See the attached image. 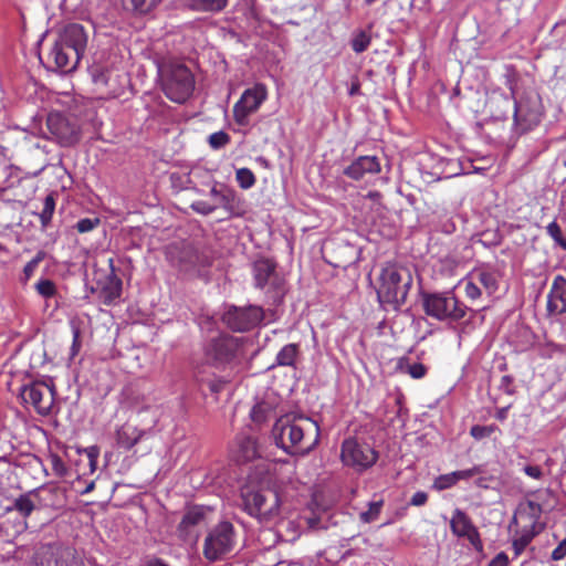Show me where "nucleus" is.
<instances>
[{"label":"nucleus","instance_id":"18","mask_svg":"<svg viewBox=\"0 0 566 566\" xmlns=\"http://www.w3.org/2000/svg\"><path fill=\"white\" fill-rule=\"evenodd\" d=\"M381 166L376 156H359L343 170V174L349 179L359 181L379 174Z\"/></svg>","mask_w":566,"mask_h":566},{"label":"nucleus","instance_id":"22","mask_svg":"<svg viewBox=\"0 0 566 566\" xmlns=\"http://www.w3.org/2000/svg\"><path fill=\"white\" fill-rule=\"evenodd\" d=\"M109 265V274L107 276L106 283L102 287V294L104 297V303L109 305L115 300H117L122 294V280L115 273L114 260H108Z\"/></svg>","mask_w":566,"mask_h":566},{"label":"nucleus","instance_id":"27","mask_svg":"<svg viewBox=\"0 0 566 566\" xmlns=\"http://www.w3.org/2000/svg\"><path fill=\"white\" fill-rule=\"evenodd\" d=\"M19 169L0 153V190L12 188L19 180Z\"/></svg>","mask_w":566,"mask_h":566},{"label":"nucleus","instance_id":"17","mask_svg":"<svg viewBox=\"0 0 566 566\" xmlns=\"http://www.w3.org/2000/svg\"><path fill=\"white\" fill-rule=\"evenodd\" d=\"M49 132L64 146L75 144L80 138V132L75 124L71 123L61 113H51L46 119Z\"/></svg>","mask_w":566,"mask_h":566},{"label":"nucleus","instance_id":"43","mask_svg":"<svg viewBox=\"0 0 566 566\" xmlns=\"http://www.w3.org/2000/svg\"><path fill=\"white\" fill-rule=\"evenodd\" d=\"M458 482L455 480V475L453 474V472H451V473L439 475L433 482V488L437 489L438 491H442V490L450 489L451 486L455 485Z\"/></svg>","mask_w":566,"mask_h":566},{"label":"nucleus","instance_id":"60","mask_svg":"<svg viewBox=\"0 0 566 566\" xmlns=\"http://www.w3.org/2000/svg\"><path fill=\"white\" fill-rule=\"evenodd\" d=\"M143 566H168L164 560L160 558H150L148 559Z\"/></svg>","mask_w":566,"mask_h":566},{"label":"nucleus","instance_id":"10","mask_svg":"<svg viewBox=\"0 0 566 566\" xmlns=\"http://www.w3.org/2000/svg\"><path fill=\"white\" fill-rule=\"evenodd\" d=\"M276 268V263L268 258L258 259L252 264L254 287L263 291L274 302L280 301L285 293L284 277Z\"/></svg>","mask_w":566,"mask_h":566},{"label":"nucleus","instance_id":"55","mask_svg":"<svg viewBox=\"0 0 566 566\" xmlns=\"http://www.w3.org/2000/svg\"><path fill=\"white\" fill-rule=\"evenodd\" d=\"M523 471L527 476L536 480H539L543 476V472L538 465H525Z\"/></svg>","mask_w":566,"mask_h":566},{"label":"nucleus","instance_id":"31","mask_svg":"<svg viewBox=\"0 0 566 566\" xmlns=\"http://www.w3.org/2000/svg\"><path fill=\"white\" fill-rule=\"evenodd\" d=\"M189 6L197 11L201 12H219L223 10L228 0H186Z\"/></svg>","mask_w":566,"mask_h":566},{"label":"nucleus","instance_id":"11","mask_svg":"<svg viewBox=\"0 0 566 566\" xmlns=\"http://www.w3.org/2000/svg\"><path fill=\"white\" fill-rule=\"evenodd\" d=\"M340 459L345 465L363 472L376 463L378 453L370 444L348 438L342 443Z\"/></svg>","mask_w":566,"mask_h":566},{"label":"nucleus","instance_id":"14","mask_svg":"<svg viewBox=\"0 0 566 566\" xmlns=\"http://www.w3.org/2000/svg\"><path fill=\"white\" fill-rule=\"evenodd\" d=\"M22 400L31 405L41 416L51 412L54 405L55 390L53 384L45 381H34L21 389Z\"/></svg>","mask_w":566,"mask_h":566},{"label":"nucleus","instance_id":"16","mask_svg":"<svg viewBox=\"0 0 566 566\" xmlns=\"http://www.w3.org/2000/svg\"><path fill=\"white\" fill-rule=\"evenodd\" d=\"M207 513L206 509L200 505L188 507L177 526L178 537L184 542L197 541L198 528L206 522Z\"/></svg>","mask_w":566,"mask_h":566},{"label":"nucleus","instance_id":"28","mask_svg":"<svg viewBox=\"0 0 566 566\" xmlns=\"http://www.w3.org/2000/svg\"><path fill=\"white\" fill-rule=\"evenodd\" d=\"M450 527L455 536L464 537L475 526L467 513L457 509L452 514Z\"/></svg>","mask_w":566,"mask_h":566},{"label":"nucleus","instance_id":"19","mask_svg":"<svg viewBox=\"0 0 566 566\" xmlns=\"http://www.w3.org/2000/svg\"><path fill=\"white\" fill-rule=\"evenodd\" d=\"M547 311L549 314L566 313V277L556 275L547 295Z\"/></svg>","mask_w":566,"mask_h":566},{"label":"nucleus","instance_id":"32","mask_svg":"<svg viewBox=\"0 0 566 566\" xmlns=\"http://www.w3.org/2000/svg\"><path fill=\"white\" fill-rule=\"evenodd\" d=\"M46 253L43 250L36 254L24 265L20 281L25 284L36 271L39 264L45 259Z\"/></svg>","mask_w":566,"mask_h":566},{"label":"nucleus","instance_id":"61","mask_svg":"<svg viewBox=\"0 0 566 566\" xmlns=\"http://www.w3.org/2000/svg\"><path fill=\"white\" fill-rule=\"evenodd\" d=\"M359 90H360V84H359L358 81H355V82L352 83V86H350V88L348 91V94L350 96L357 95L359 93Z\"/></svg>","mask_w":566,"mask_h":566},{"label":"nucleus","instance_id":"51","mask_svg":"<svg viewBox=\"0 0 566 566\" xmlns=\"http://www.w3.org/2000/svg\"><path fill=\"white\" fill-rule=\"evenodd\" d=\"M464 537L476 551L481 552L483 549V544L476 527L471 528V531Z\"/></svg>","mask_w":566,"mask_h":566},{"label":"nucleus","instance_id":"38","mask_svg":"<svg viewBox=\"0 0 566 566\" xmlns=\"http://www.w3.org/2000/svg\"><path fill=\"white\" fill-rule=\"evenodd\" d=\"M384 502L382 500L374 501L368 504V510L360 513V520L365 523H371L379 516Z\"/></svg>","mask_w":566,"mask_h":566},{"label":"nucleus","instance_id":"54","mask_svg":"<svg viewBox=\"0 0 566 566\" xmlns=\"http://www.w3.org/2000/svg\"><path fill=\"white\" fill-rule=\"evenodd\" d=\"M428 501V494L423 491H417L411 500H410V504L413 505V506H422L427 503Z\"/></svg>","mask_w":566,"mask_h":566},{"label":"nucleus","instance_id":"33","mask_svg":"<svg viewBox=\"0 0 566 566\" xmlns=\"http://www.w3.org/2000/svg\"><path fill=\"white\" fill-rule=\"evenodd\" d=\"M55 210V198L53 193H50L45 197L43 202V209L39 213L40 222L43 228H46L53 217Z\"/></svg>","mask_w":566,"mask_h":566},{"label":"nucleus","instance_id":"21","mask_svg":"<svg viewBox=\"0 0 566 566\" xmlns=\"http://www.w3.org/2000/svg\"><path fill=\"white\" fill-rule=\"evenodd\" d=\"M210 195L217 200L214 206L223 208L229 213H234L239 209V199L235 190L224 185L213 186Z\"/></svg>","mask_w":566,"mask_h":566},{"label":"nucleus","instance_id":"46","mask_svg":"<svg viewBox=\"0 0 566 566\" xmlns=\"http://www.w3.org/2000/svg\"><path fill=\"white\" fill-rule=\"evenodd\" d=\"M50 461L52 465V470L54 473L59 476H64L67 473V468L64 463V461L59 457L57 454H51Z\"/></svg>","mask_w":566,"mask_h":566},{"label":"nucleus","instance_id":"4","mask_svg":"<svg viewBox=\"0 0 566 566\" xmlns=\"http://www.w3.org/2000/svg\"><path fill=\"white\" fill-rule=\"evenodd\" d=\"M203 355L207 363L222 371L240 365L244 355L243 338L230 334H218L206 340Z\"/></svg>","mask_w":566,"mask_h":566},{"label":"nucleus","instance_id":"63","mask_svg":"<svg viewBox=\"0 0 566 566\" xmlns=\"http://www.w3.org/2000/svg\"><path fill=\"white\" fill-rule=\"evenodd\" d=\"M88 458H90L91 467H92V469H94L95 463H96V451L94 449H91L88 451Z\"/></svg>","mask_w":566,"mask_h":566},{"label":"nucleus","instance_id":"1","mask_svg":"<svg viewBox=\"0 0 566 566\" xmlns=\"http://www.w3.org/2000/svg\"><path fill=\"white\" fill-rule=\"evenodd\" d=\"M276 447L290 455H305L319 442L321 429L310 417L284 415L276 419L271 431Z\"/></svg>","mask_w":566,"mask_h":566},{"label":"nucleus","instance_id":"20","mask_svg":"<svg viewBox=\"0 0 566 566\" xmlns=\"http://www.w3.org/2000/svg\"><path fill=\"white\" fill-rule=\"evenodd\" d=\"M91 73L93 82L97 86L106 88L108 93H117V84L120 82L119 80L123 75L118 74L116 70L102 65H94Z\"/></svg>","mask_w":566,"mask_h":566},{"label":"nucleus","instance_id":"62","mask_svg":"<svg viewBox=\"0 0 566 566\" xmlns=\"http://www.w3.org/2000/svg\"><path fill=\"white\" fill-rule=\"evenodd\" d=\"M429 0H411V7H418L420 10L424 9Z\"/></svg>","mask_w":566,"mask_h":566},{"label":"nucleus","instance_id":"56","mask_svg":"<svg viewBox=\"0 0 566 566\" xmlns=\"http://www.w3.org/2000/svg\"><path fill=\"white\" fill-rule=\"evenodd\" d=\"M489 566H509V557L504 552L499 553L489 564Z\"/></svg>","mask_w":566,"mask_h":566},{"label":"nucleus","instance_id":"25","mask_svg":"<svg viewBox=\"0 0 566 566\" xmlns=\"http://www.w3.org/2000/svg\"><path fill=\"white\" fill-rule=\"evenodd\" d=\"M301 358V349L300 345L295 343H290L284 345L275 357V364L274 366L280 367H292L296 368V364L298 359Z\"/></svg>","mask_w":566,"mask_h":566},{"label":"nucleus","instance_id":"24","mask_svg":"<svg viewBox=\"0 0 566 566\" xmlns=\"http://www.w3.org/2000/svg\"><path fill=\"white\" fill-rule=\"evenodd\" d=\"M143 434V430L129 423H125L117 430L116 441L120 448L129 450L142 439Z\"/></svg>","mask_w":566,"mask_h":566},{"label":"nucleus","instance_id":"5","mask_svg":"<svg viewBox=\"0 0 566 566\" xmlns=\"http://www.w3.org/2000/svg\"><path fill=\"white\" fill-rule=\"evenodd\" d=\"M412 276L408 269L396 264L382 268L379 276L377 296L380 303L390 304L395 308L406 303Z\"/></svg>","mask_w":566,"mask_h":566},{"label":"nucleus","instance_id":"40","mask_svg":"<svg viewBox=\"0 0 566 566\" xmlns=\"http://www.w3.org/2000/svg\"><path fill=\"white\" fill-rule=\"evenodd\" d=\"M230 140H231V138H230L229 134H227L223 130L212 133L208 137L209 146L216 150L226 147L230 143Z\"/></svg>","mask_w":566,"mask_h":566},{"label":"nucleus","instance_id":"39","mask_svg":"<svg viewBox=\"0 0 566 566\" xmlns=\"http://www.w3.org/2000/svg\"><path fill=\"white\" fill-rule=\"evenodd\" d=\"M235 179L242 189H249L255 184V177L249 168L238 169Z\"/></svg>","mask_w":566,"mask_h":566},{"label":"nucleus","instance_id":"49","mask_svg":"<svg viewBox=\"0 0 566 566\" xmlns=\"http://www.w3.org/2000/svg\"><path fill=\"white\" fill-rule=\"evenodd\" d=\"M191 208L200 214L209 216L218 209V206L210 205L206 201H197L192 203Z\"/></svg>","mask_w":566,"mask_h":566},{"label":"nucleus","instance_id":"50","mask_svg":"<svg viewBox=\"0 0 566 566\" xmlns=\"http://www.w3.org/2000/svg\"><path fill=\"white\" fill-rule=\"evenodd\" d=\"M465 295L471 300H476L481 296V290L476 281L470 280L465 283Z\"/></svg>","mask_w":566,"mask_h":566},{"label":"nucleus","instance_id":"3","mask_svg":"<svg viewBox=\"0 0 566 566\" xmlns=\"http://www.w3.org/2000/svg\"><path fill=\"white\" fill-rule=\"evenodd\" d=\"M87 45V34L83 25H66L50 52L56 69L69 73L76 69Z\"/></svg>","mask_w":566,"mask_h":566},{"label":"nucleus","instance_id":"44","mask_svg":"<svg viewBox=\"0 0 566 566\" xmlns=\"http://www.w3.org/2000/svg\"><path fill=\"white\" fill-rule=\"evenodd\" d=\"M483 473L482 465H474L473 468L467 469V470H459L454 471L453 474L455 475L457 482L460 480H469L473 478L474 475Z\"/></svg>","mask_w":566,"mask_h":566},{"label":"nucleus","instance_id":"57","mask_svg":"<svg viewBox=\"0 0 566 566\" xmlns=\"http://www.w3.org/2000/svg\"><path fill=\"white\" fill-rule=\"evenodd\" d=\"M344 249L350 253V256L343 260L342 262L339 263H336L335 266H346L347 264H350L353 263L355 260H356V256H355V249L353 245H349V244H346L344 245Z\"/></svg>","mask_w":566,"mask_h":566},{"label":"nucleus","instance_id":"29","mask_svg":"<svg viewBox=\"0 0 566 566\" xmlns=\"http://www.w3.org/2000/svg\"><path fill=\"white\" fill-rule=\"evenodd\" d=\"M471 279L476 281L479 285H482L489 295L493 294L499 286L497 276L495 272L489 269H476L471 273Z\"/></svg>","mask_w":566,"mask_h":566},{"label":"nucleus","instance_id":"30","mask_svg":"<svg viewBox=\"0 0 566 566\" xmlns=\"http://www.w3.org/2000/svg\"><path fill=\"white\" fill-rule=\"evenodd\" d=\"M75 551L70 547H59L55 549H52L51 552V558L48 562V566H71L74 557H75Z\"/></svg>","mask_w":566,"mask_h":566},{"label":"nucleus","instance_id":"37","mask_svg":"<svg viewBox=\"0 0 566 566\" xmlns=\"http://www.w3.org/2000/svg\"><path fill=\"white\" fill-rule=\"evenodd\" d=\"M546 232L554 240L556 245L566 251V238L563 234L560 226L556 221L548 223Z\"/></svg>","mask_w":566,"mask_h":566},{"label":"nucleus","instance_id":"23","mask_svg":"<svg viewBox=\"0 0 566 566\" xmlns=\"http://www.w3.org/2000/svg\"><path fill=\"white\" fill-rule=\"evenodd\" d=\"M276 398L266 397L259 401L251 410L250 416L254 423L262 424L277 416Z\"/></svg>","mask_w":566,"mask_h":566},{"label":"nucleus","instance_id":"15","mask_svg":"<svg viewBox=\"0 0 566 566\" xmlns=\"http://www.w3.org/2000/svg\"><path fill=\"white\" fill-rule=\"evenodd\" d=\"M266 88L256 84L243 92L240 99L233 106V117L237 124L244 126L249 123V116L256 112L266 99Z\"/></svg>","mask_w":566,"mask_h":566},{"label":"nucleus","instance_id":"7","mask_svg":"<svg viewBox=\"0 0 566 566\" xmlns=\"http://www.w3.org/2000/svg\"><path fill=\"white\" fill-rule=\"evenodd\" d=\"M235 544L237 532L233 524L228 521H222L207 532L202 546V555L208 562L214 563L232 553Z\"/></svg>","mask_w":566,"mask_h":566},{"label":"nucleus","instance_id":"48","mask_svg":"<svg viewBox=\"0 0 566 566\" xmlns=\"http://www.w3.org/2000/svg\"><path fill=\"white\" fill-rule=\"evenodd\" d=\"M407 373L413 378V379H421L427 374V368L421 363H413L407 365Z\"/></svg>","mask_w":566,"mask_h":566},{"label":"nucleus","instance_id":"58","mask_svg":"<svg viewBox=\"0 0 566 566\" xmlns=\"http://www.w3.org/2000/svg\"><path fill=\"white\" fill-rule=\"evenodd\" d=\"M512 384V377L510 376H503L501 379L500 387L507 394H512V390L510 389V386Z\"/></svg>","mask_w":566,"mask_h":566},{"label":"nucleus","instance_id":"47","mask_svg":"<svg viewBox=\"0 0 566 566\" xmlns=\"http://www.w3.org/2000/svg\"><path fill=\"white\" fill-rule=\"evenodd\" d=\"M197 379L199 382H206L210 391L213 394H219L223 389L224 384L227 382V380L220 377H214L213 379H209L206 381L203 378H199V376L197 375Z\"/></svg>","mask_w":566,"mask_h":566},{"label":"nucleus","instance_id":"26","mask_svg":"<svg viewBox=\"0 0 566 566\" xmlns=\"http://www.w3.org/2000/svg\"><path fill=\"white\" fill-rule=\"evenodd\" d=\"M261 457L259 444L255 438L240 436L238 438V460L248 462Z\"/></svg>","mask_w":566,"mask_h":566},{"label":"nucleus","instance_id":"35","mask_svg":"<svg viewBox=\"0 0 566 566\" xmlns=\"http://www.w3.org/2000/svg\"><path fill=\"white\" fill-rule=\"evenodd\" d=\"M161 0H125L127 6L138 14H146L151 11Z\"/></svg>","mask_w":566,"mask_h":566},{"label":"nucleus","instance_id":"12","mask_svg":"<svg viewBox=\"0 0 566 566\" xmlns=\"http://www.w3.org/2000/svg\"><path fill=\"white\" fill-rule=\"evenodd\" d=\"M264 319V310L258 305L230 306L222 315L223 323L233 332H249Z\"/></svg>","mask_w":566,"mask_h":566},{"label":"nucleus","instance_id":"59","mask_svg":"<svg viewBox=\"0 0 566 566\" xmlns=\"http://www.w3.org/2000/svg\"><path fill=\"white\" fill-rule=\"evenodd\" d=\"M509 408L510 407L507 406V407H502V408L497 409V411L495 413V418L500 421H504L507 418Z\"/></svg>","mask_w":566,"mask_h":566},{"label":"nucleus","instance_id":"53","mask_svg":"<svg viewBox=\"0 0 566 566\" xmlns=\"http://www.w3.org/2000/svg\"><path fill=\"white\" fill-rule=\"evenodd\" d=\"M80 349H81L80 331L74 329L73 331V342H72V346H71V353H70L71 359H73L78 354Z\"/></svg>","mask_w":566,"mask_h":566},{"label":"nucleus","instance_id":"36","mask_svg":"<svg viewBox=\"0 0 566 566\" xmlns=\"http://www.w3.org/2000/svg\"><path fill=\"white\" fill-rule=\"evenodd\" d=\"M35 291L44 298H51L57 293L55 283L50 279H40L35 284Z\"/></svg>","mask_w":566,"mask_h":566},{"label":"nucleus","instance_id":"41","mask_svg":"<svg viewBox=\"0 0 566 566\" xmlns=\"http://www.w3.org/2000/svg\"><path fill=\"white\" fill-rule=\"evenodd\" d=\"M500 431L499 427L495 424H489V426H480L475 424L471 427L470 434L475 440H482L484 438H489L492 433Z\"/></svg>","mask_w":566,"mask_h":566},{"label":"nucleus","instance_id":"52","mask_svg":"<svg viewBox=\"0 0 566 566\" xmlns=\"http://www.w3.org/2000/svg\"><path fill=\"white\" fill-rule=\"evenodd\" d=\"M566 557V537L553 549L551 558L555 562Z\"/></svg>","mask_w":566,"mask_h":566},{"label":"nucleus","instance_id":"2","mask_svg":"<svg viewBox=\"0 0 566 566\" xmlns=\"http://www.w3.org/2000/svg\"><path fill=\"white\" fill-rule=\"evenodd\" d=\"M505 85L511 96L500 94L492 99V104H500L503 107L495 114L497 118L506 119L513 114L515 124L522 132L536 126L543 116V104L539 94L534 90L524 91L516 96V74L510 70L505 75Z\"/></svg>","mask_w":566,"mask_h":566},{"label":"nucleus","instance_id":"64","mask_svg":"<svg viewBox=\"0 0 566 566\" xmlns=\"http://www.w3.org/2000/svg\"><path fill=\"white\" fill-rule=\"evenodd\" d=\"M71 566H85V564H84V562H83L81 558H78V557L75 555L74 560H73V563H72V565H71Z\"/></svg>","mask_w":566,"mask_h":566},{"label":"nucleus","instance_id":"45","mask_svg":"<svg viewBox=\"0 0 566 566\" xmlns=\"http://www.w3.org/2000/svg\"><path fill=\"white\" fill-rule=\"evenodd\" d=\"M99 224V219L84 218L77 221L75 228L80 233H86L95 229Z\"/></svg>","mask_w":566,"mask_h":566},{"label":"nucleus","instance_id":"13","mask_svg":"<svg viewBox=\"0 0 566 566\" xmlns=\"http://www.w3.org/2000/svg\"><path fill=\"white\" fill-rule=\"evenodd\" d=\"M517 512L521 518L527 516L528 525L524 526L522 530L515 533L512 542V548L515 556L521 555L537 534L535 528L541 518L543 509L539 503L527 501L525 505L518 509Z\"/></svg>","mask_w":566,"mask_h":566},{"label":"nucleus","instance_id":"42","mask_svg":"<svg viewBox=\"0 0 566 566\" xmlns=\"http://www.w3.org/2000/svg\"><path fill=\"white\" fill-rule=\"evenodd\" d=\"M370 35L365 31L357 33L352 40V49L356 53L366 51L370 44Z\"/></svg>","mask_w":566,"mask_h":566},{"label":"nucleus","instance_id":"8","mask_svg":"<svg viewBox=\"0 0 566 566\" xmlns=\"http://www.w3.org/2000/svg\"><path fill=\"white\" fill-rule=\"evenodd\" d=\"M163 91L175 103H184L192 94L195 78L184 64H169L160 69Z\"/></svg>","mask_w":566,"mask_h":566},{"label":"nucleus","instance_id":"6","mask_svg":"<svg viewBox=\"0 0 566 566\" xmlns=\"http://www.w3.org/2000/svg\"><path fill=\"white\" fill-rule=\"evenodd\" d=\"M244 511L260 522H268L279 515L280 497L271 489L245 486L241 491Z\"/></svg>","mask_w":566,"mask_h":566},{"label":"nucleus","instance_id":"34","mask_svg":"<svg viewBox=\"0 0 566 566\" xmlns=\"http://www.w3.org/2000/svg\"><path fill=\"white\" fill-rule=\"evenodd\" d=\"M13 509L17 510L23 517H28L35 509V504L31 499V494H23L17 497L13 502Z\"/></svg>","mask_w":566,"mask_h":566},{"label":"nucleus","instance_id":"9","mask_svg":"<svg viewBox=\"0 0 566 566\" xmlns=\"http://www.w3.org/2000/svg\"><path fill=\"white\" fill-rule=\"evenodd\" d=\"M424 313L438 321L458 322L462 319L468 306L460 302L452 292L424 293L422 295Z\"/></svg>","mask_w":566,"mask_h":566}]
</instances>
